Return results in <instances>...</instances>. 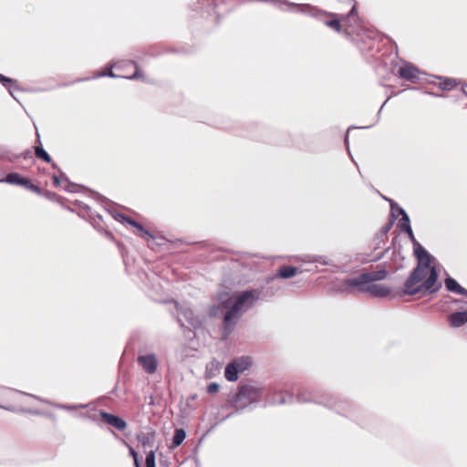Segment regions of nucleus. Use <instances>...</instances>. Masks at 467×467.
Listing matches in <instances>:
<instances>
[{"label":"nucleus","instance_id":"f257e3e1","mask_svg":"<svg viewBox=\"0 0 467 467\" xmlns=\"http://www.w3.org/2000/svg\"><path fill=\"white\" fill-rule=\"evenodd\" d=\"M402 217L400 219V227L406 232L413 243L414 254L418 258V265L410 275L404 285V293L413 296L420 294L425 296L433 293L441 286L436 285L438 274L432 265L434 257H432L415 239L413 232L410 224V218L403 209H400Z\"/></svg>","mask_w":467,"mask_h":467},{"label":"nucleus","instance_id":"f03ea898","mask_svg":"<svg viewBox=\"0 0 467 467\" xmlns=\"http://www.w3.org/2000/svg\"><path fill=\"white\" fill-rule=\"evenodd\" d=\"M260 298V292L250 289L239 292L236 295L220 297V303L210 308V316L217 317L223 314V337L226 338L234 331L242 316L252 308Z\"/></svg>","mask_w":467,"mask_h":467},{"label":"nucleus","instance_id":"7ed1b4c3","mask_svg":"<svg viewBox=\"0 0 467 467\" xmlns=\"http://www.w3.org/2000/svg\"><path fill=\"white\" fill-rule=\"evenodd\" d=\"M387 277V271L381 269L362 274L357 277L346 278L340 281L337 289L342 293L354 294L356 292L369 293L373 296L384 297L390 294V288L385 285L374 284Z\"/></svg>","mask_w":467,"mask_h":467},{"label":"nucleus","instance_id":"20e7f679","mask_svg":"<svg viewBox=\"0 0 467 467\" xmlns=\"http://www.w3.org/2000/svg\"><path fill=\"white\" fill-rule=\"evenodd\" d=\"M323 24L335 32L344 33L348 36H359L363 31V26L357 16L355 5L347 16L323 11Z\"/></svg>","mask_w":467,"mask_h":467},{"label":"nucleus","instance_id":"39448f33","mask_svg":"<svg viewBox=\"0 0 467 467\" xmlns=\"http://www.w3.org/2000/svg\"><path fill=\"white\" fill-rule=\"evenodd\" d=\"M109 77L112 78H126L129 79H142L146 81L144 75L139 69L134 61H119L109 67V69L99 72L94 78Z\"/></svg>","mask_w":467,"mask_h":467},{"label":"nucleus","instance_id":"423d86ee","mask_svg":"<svg viewBox=\"0 0 467 467\" xmlns=\"http://www.w3.org/2000/svg\"><path fill=\"white\" fill-rule=\"evenodd\" d=\"M263 395V389L252 384H245L239 387L234 400V406L236 410H243L248 405L257 402Z\"/></svg>","mask_w":467,"mask_h":467},{"label":"nucleus","instance_id":"0eeeda50","mask_svg":"<svg viewBox=\"0 0 467 467\" xmlns=\"http://www.w3.org/2000/svg\"><path fill=\"white\" fill-rule=\"evenodd\" d=\"M178 322L182 327H185L182 318L188 323L189 327L197 328L202 326L201 319L193 314V311L190 307L182 306L178 308Z\"/></svg>","mask_w":467,"mask_h":467},{"label":"nucleus","instance_id":"6e6552de","mask_svg":"<svg viewBox=\"0 0 467 467\" xmlns=\"http://www.w3.org/2000/svg\"><path fill=\"white\" fill-rule=\"evenodd\" d=\"M296 400V397L290 390H274L268 402L275 405L292 404Z\"/></svg>","mask_w":467,"mask_h":467},{"label":"nucleus","instance_id":"1a4fd4ad","mask_svg":"<svg viewBox=\"0 0 467 467\" xmlns=\"http://www.w3.org/2000/svg\"><path fill=\"white\" fill-rule=\"evenodd\" d=\"M138 364L148 374H154L158 368V360L154 354L140 355Z\"/></svg>","mask_w":467,"mask_h":467},{"label":"nucleus","instance_id":"9d476101","mask_svg":"<svg viewBox=\"0 0 467 467\" xmlns=\"http://www.w3.org/2000/svg\"><path fill=\"white\" fill-rule=\"evenodd\" d=\"M318 391L314 390L311 386H303L297 389L296 401L300 403L317 402Z\"/></svg>","mask_w":467,"mask_h":467},{"label":"nucleus","instance_id":"9b49d317","mask_svg":"<svg viewBox=\"0 0 467 467\" xmlns=\"http://www.w3.org/2000/svg\"><path fill=\"white\" fill-rule=\"evenodd\" d=\"M116 218L119 219V221L126 222L130 225L135 227L138 230V235L140 236L141 238H144L146 240L155 239V237L149 231H147L140 223H139L135 220L120 213H118Z\"/></svg>","mask_w":467,"mask_h":467},{"label":"nucleus","instance_id":"f8f14e48","mask_svg":"<svg viewBox=\"0 0 467 467\" xmlns=\"http://www.w3.org/2000/svg\"><path fill=\"white\" fill-rule=\"evenodd\" d=\"M116 218L119 219V221L126 222L130 225L135 227L138 230V235L140 236L141 238H144L146 240L155 239V237L149 231H147L140 223H139L135 220L120 213H118Z\"/></svg>","mask_w":467,"mask_h":467},{"label":"nucleus","instance_id":"ddd939ff","mask_svg":"<svg viewBox=\"0 0 467 467\" xmlns=\"http://www.w3.org/2000/svg\"><path fill=\"white\" fill-rule=\"evenodd\" d=\"M101 419L109 425L116 428L119 431H123L126 427V421L114 414L100 410L99 412Z\"/></svg>","mask_w":467,"mask_h":467},{"label":"nucleus","instance_id":"4468645a","mask_svg":"<svg viewBox=\"0 0 467 467\" xmlns=\"http://www.w3.org/2000/svg\"><path fill=\"white\" fill-rule=\"evenodd\" d=\"M419 70L411 64H404L399 69V76L406 80L414 81L419 78Z\"/></svg>","mask_w":467,"mask_h":467},{"label":"nucleus","instance_id":"2eb2a0df","mask_svg":"<svg viewBox=\"0 0 467 467\" xmlns=\"http://www.w3.org/2000/svg\"><path fill=\"white\" fill-rule=\"evenodd\" d=\"M450 325L453 327H459L467 322V310L455 312L449 316Z\"/></svg>","mask_w":467,"mask_h":467},{"label":"nucleus","instance_id":"dca6fc26","mask_svg":"<svg viewBox=\"0 0 467 467\" xmlns=\"http://www.w3.org/2000/svg\"><path fill=\"white\" fill-rule=\"evenodd\" d=\"M0 83L5 88H7L8 92L10 93V95L16 99L17 100V99L16 98L15 96V91L16 90H20L19 87L16 85V82L15 79L11 78H8V77H5L2 74H0Z\"/></svg>","mask_w":467,"mask_h":467},{"label":"nucleus","instance_id":"f3484780","mask_svg":"<svg viewBox=\"0 0 467 467\" xmlns=\"http://www.w3.org/2000/svg\"><path fill=\"white\" fill-rule=\"evenodd\" d=\"M445 286L451 292H455L459 295L467 296V290L461 286L457 281L451 277H448L445 280Z\"/></svg>","mask_w":467,"mask_h":467},{"label":"nucleus","instance_id":"a211bd4d","mask_svg":"<svg viewBox=\"0 0 467 467\" xmlns=\"http://www.w3.org/2000/svg\"><path fill=\"white\" fill-rule=\"evenodd\" d=\"M232 362L240 373L248 369L252 364V360L249 357H241L234 359Z\"/></svg>","mask_w":467,"mask_h":467},{"label":"nucleus","instance_id":"6ab92c4d","mask_svg":"<svg viewBox=\"0 0 467 467\" xmlns=\"http://www.w3.org/2000/svg\"><path fill=\"white\" fill-rule=\"evenodd\" d=\"M137 439L143 446H152L155 439V433L153 431H141L137 435Z\"/></svg>","mask_w":467,"mask_h":467},{"label":"nucleus","instance_id":"aec40b11","mask_svg":"<svg viewBox=\"0 0 467 467\" xmlns=\"http://www.w3.org/2000/svg\"><path fill=\"white\" fill-rule=\"evenodd\" d=\"M239 373L233 362H230L225 368L224 377L228 381L234 382L237 380Z\"/></svg>","mask_w":467,"mask_h":467},{"label":"nucleus","instance_id":"412c9836","mask_svg":"<svg viewBox=\"0 0 467 467\" xmlns=\"http://www.w3.org/2000/svg\"><path fill=\"white\" fill-rule=\"evenodd\" d=\"M298 272L297 267L291 265H283L278 269V275L282 278L287 279L293 277Z\"/></svg>","mask_w":467,"mask_h":467},{"label":"nucleus","instance_id":"4be33fe9","mask_svg":"<svg viewBox=\"0 0 467 467\" xmlns=\"http://www.w3.org/2000/svg\"><path fill=\"white\" fill-rule=\"evenodd\" d=\"M155 458H156L155 451H150L147 453L146 459H145L146 467H156ZM133 460H134V465L136 467H142L138 457H135Z\"/></svg>","mask_w":467,"mask_h":467},{"label":"nucleus","instance_id":"5701e85b","mask_svg":"<svg viewBox=\"0 0 467 467\" xmlns=\"http://www.w3.org/2000/svg\"><path fill=\"white\" fill-rule=\"evenodd\" d=\"M34 150H35V155L36 158L44 161L47 163L52 162V159H51L50 155L47 152V150L41 145L35 146Z\"/></svg>","mask_w":467,"mask_h":467},{"label":"nucleus","instance_id":"b1692460","mask_svg":"<svg viewBox=\"0 0 467 467\" xmlns=\"http://www.w3.org/2000/svg\"><path fill=\"white\" fill-rule=\"evenodd\" d=\"M23 176H21L17 172H10L6 174L5 179H0V182H6L9 184L14 185H19L21 183V179Z\"/></svg>","mask_w":467,"mask_h":467},{"label":"nucleus","instance_id":"393cba45","mask_svg":"<svg viewBox=\"0 0 467 467\" xmlns=\"http://www.w3.org/2000/svg\"><path fill=\"white\" fill-rule=\"evenodd\" d=\"M186 438V432L183 429H176L172 437V447L180 446Z\"/></svg>","mask_w":467,"mask_h":467},{"label":"nucleus","instance_id":"a878e982","mask_svg":"<svg viewBox=\"0 0 467 467\" xmlns=\"http://www.w3.org/2000/svg\"><path fill=\"white\" fill-rule=\"evenodd\" d=\"M457 85L455 79L453 78H441V82L439 84L440 88L442 89V90H451L455 86Z\"/></svg>","mask_w":467,"mask_h":467},{"label":"nucleus","instance_id":"bb28decb","mask_svg":"<svg viewBox=\"0 0 467 467\" xmlns=\"http://www.w3.org/2000/svg\"><path fill=\"white\" fill-rule=\"evenodd\" d=\"M61 177L67 182V184L64 187L65 191L69 192H78V189L81 187L80 185L69 182V180L67 179V177L64 173H61Z\"/></svg>","mask_w":467,"mask_h":467},{"label":"nucleus","instance_id":"cd10ccee","mask_svg":"<svg viewBox=\"0 0 467 467\" xmlns=\"http://www.w3.org/2000/svg\"><path fill=\"white\" fill-rule=\"evenodd\" d=\"M56 408H58L60 410H77V409H81V408H86L87 405H84V404H77V405H70V404H55L54 405Z\"/></svg>","mask_w":467,"mask_h":467},{"label":"nucleus","instance_id":"c85d7f7f","mask_svg":"<svg viewBox=\"0 0 467 467\" xmlns=\"http://www.w3.org/2000/svg\"><path fill=\"white\" fill-rule=\"evenodd\" d=\"M220 386L216 382H212L207 386V392L209 394H214L219 391Z\"/></svg>","mask_w":467,"mask_h":467},{"label":"nucleus","instance_id":"c756f323","mask_svg":"<svg viewBox=\"0 0 467 467\" xmlns=\"http://www.w3.org/2000/svg\"><path fill=\"white\" fill-rule=\"evenodd\" d=\"M390 206H391V213H392V215H396V214H399V215H401L402 216V213H400V207H399L394 202H390Z\"/></svg>","mask_w":467,"mask_h":467},{"label":"nucleus","instance_id":"7c9ffc66","mask_svg":"<svg viewBox=\"0 0 467 467\" xmlns=\"http://www.w3.org/2000/svg\"><path fill=\"white\" fill-rule=\"evenodd\" d=\"M381 256H382V254H379V255H376V256H374V257H365V258H361V259H360V262H361L362 264L369 263V262H375V261H377V260L380 259V258H381Z\"/></svg>","mask_w":467,"mask_h":467},{"label":"nucleus","instance_id":"2f4dec72","mask_svg":"<svg viewBox=\"0 0 467 467\" xmlns=\"http://www.w3.org/2000/svg\"><path fill=\"white\" fill-rule=\"evenodd\" d=\"M30 184H32V182L28 178L22 177L21 183L19 184V186H22L28 190L30 187Z\"/></svg>","mask_w":467,"mask_h":467},{"label":"nucleus","instance_id":"473e14b6","mask_svg":"<svg viewBox=\"0 0 467 467\" xmlns=\"http://www.w3.org/2000/svg\"><path fill=\"white\" fill-rule=\"evenodd\" d=\"M28 190L33 192H35V193H36V194H41V189L38 186H36V185H35L33 183L30 184V187H29Z\"/></svg>","mask_w":467,"mask_h":467},{"label":"nucleus","instance_id":"72a5a7b5","mask_svg":"<svg viewBox=\"0 0 467 467\" xmlns=\"http://www.w3.org/2000/svg\"><path fill=\"white\" fill-rule=\"evenodd\" d=\"M76 203L81 210L88 211L90 209L88 205L83 203L82 202L77 201Z\"/></svg>","mask_w":467,"mask_h":467},{"label":"nucleus","instance_id":"f704fd0d","mask_svg":"<svg viewBox=\"0 0 467 467\" xmlns=\"http://www.w3.org/2000/svg\"><path fill=\"white\" fill-rule=\"evenodd\" d=\"M53 182L56 187H58L60 185V177L57 175L53 176Z\"/></svg>","mask_w":467,"mask_h":467},{"label":"nucleus","instance_id":"c9c22d12","mask_svg":"<svg viewBox=\"0 0 467 467\" xmlns=\"http://www.w3.org/2000/svg\"><path fill=\"white\" fill-rule=\"evenodd\" d=\"M130 454L133 457V459L135 457H138V453L136 452V451L133 448H130Z\"/></svg>","mask_w":467,"mask_h":467},{"label":"nucleus","instance_id":"e433bc0d","mask_svg":"<svg viewBox=\"0 0 467 467\" xmlns=\"http://www.w3.org/2000/svg\"><path fill=\"white\" fill-rule=\"evenodd\" d=\"M24 159L31 158V152L29 150H26L23 153Z\"/></svg>","mask_w":467,"mask_h":467},{"label":"nucleus","instance_id":"4c0bfd02","mask_svg":"<svg viewBox=\"0 0 467 467\" xmlns=\"http://www.w3.org/2000/svg\"><path fill=\"white\" fill-rule=\"evenodd\" d=\"M0 408L4 409L5 410H9V411H14L15 410L12 407L4 406V405H1V404H0Z\"/></svg>","mask_w":467,"mask_h":467},{"label":"nucleus","instance_id":"58836bf2","mask_svg":"<svg viewBox=\"0 0 467 467\" xmlns=\"http://www.w3.org/2000/svg\"><path fill=\"white\" fill-rule=\"evenodd\" d=\"M27 412L31 413V414H34V415H39L41 414V412L39 410H26Z\"/></svg>","mask_w":467,"mask_h":467},{"label":"nucleus","instance_id":"ea45409f","mask_svg":"<svg viewBox=\"0 0 467 467\" xmlns=\"http://www.w3.org/2000/svg\"><path fill=\"white\" fill-rule=\"evenodd\" d=\"M30 396H31V397H33V398H35V399H36V400H40L41 402H46V403H47V401L46 400H44V399H41V398L36 397V396H34V395H30Z\"/></svg>","mask_w":467,"mask_h":467},{"label":"nucleus","instance_id":"a19ab883","mask_svg":"<svg viewBox=\"0 0 467 467\" xmlns=\"http://www.w3.org/2000/svg\"><path fill=\"white\" fill-rule=\"evenodd\" d=\"M97 217H98L99 220H101V219H102V216H101V215H99V214H97Z\"/></svg>","mask_w":467,"mask_h":467},{"label":"nucleus","instance_id":"79ce46f5","mask_svg":"<svg viewBox=\"0 0 467 467\" xmlns=\"http://www.w3.org/2000/svg\"><path fill=\"white\" fill-rule=\"evenodd\" d=\"M52 166H53L54 168H57L56 163H52Z\"/></svg>","mask_w":467,"mask_h":467}]
</instances>
